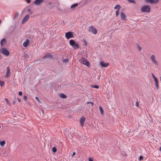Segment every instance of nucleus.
Masks as SVG:
<instances>
[{
    "label": "nucleus",
    "mask_w": 161,
    "mask_h": 161,
    "mask_svg": "<svg viewBox=\"0 0 161 161\" xmlns=\"http://www.w3.org/2000/svg\"><path fill=\"white\" fill-rule=\"evenodd\" d=\"M150 7L148 5L144 6L141 8V11L142 12L148 13L150 12Z\"/></svg>",
    "instance_id": "1"
},
{
    "label": "nucleus",
    "mask_w": 161,
    "mask_h": 161,
    "mask_svg": "<svg viewBox=\"0 0 161 161\" xmlns=\"http://www.w3.org/2000/svg\"><path fill=\"white\" fill-rule=\"evenodd\" d=\"M62 61L63 63H68L69 61V59L68 58H66L65 59H63Z\"/></svg>",
    "instance_id": "25"
},
{
    "label": "nucleus",
    "mask_w": 161,
    "mask_h": 161,
    "mask_svg": "<svg viewBox=\"0 0 161 161\" xmlns=\"http://www.w3.org/2000/svg\"><path fill=\"white\" fill-rule=\"evenodd\" d=\"M59 96L61 98H65L67 97L66 95L63 93H60Z\"/></svg>",
    "instance_id": "19"
},
{
    "label": "nucleus",
    "mask_w": 161,
    "mask_h": 161,
    "mask_svg": "<svg viewBox=\"0 0 161 161\" xmlns=\"http://www.w3.org/2000/svg\"><path fill=\"white\" fill-rule=\"evenodd\" d=\"M159 150L161 151V146L159 148Z\"/></svg>",
    "instance_id": "50"
},
{
    "label": "nucleus",
    "mask_w": 161,
    "mask_h": 161,
    "mask_svg": "<svg viewBox=\"0 0 161 161\" xmlns=\"http://www.w3.org/2000/svg\"><path fill=\"white\" fill-rule=\"evenodd\" d=\"M142 159H143V157L142 156H141V155L140 156V157H139V160H141Z\"/></svg>",
    "instance_id": "41"
},
{
    "label": "nucleus",
    "mask_w": 161,
    "mask_h": 161,
    "mask_svg": "<svg viewBox=\"0 0 161 161\" xmlns=\"http://www.w3.org/2000/svg\"><path fill=\"white\" fill-rule=\"evenodd\" d=\"M46 58H50L51 59H53V56L50 53H46L44 56L43 57V58L44 59Z\"/></svg>",
    "instance_id": "11"
},
{
    "label": "nucleus",
    "mask_w": 161,
    "mask_h": 161,
    "mask_svg": "<svg viewBox=\"0 0 161 161\" xmlns=\"http://www.w3.org/2000/svg\"><path fill=\"white\" fill-rule=\"evenodd\" d=\"M79 61L80 63H82L88 67L89 65V61L84 58H82L79 60Z\"/></svg>",
    "instance_id": "2"
},
{
    "label": "nucleus",
    "mask_w": 161,
    "mask_h": 161,
    "mask_svg": "<svg viewBox=\"0 0 161 161\" xmlns=\"http://www.w3.org/2000/svg\"><path fill=\"white\" fill-rule=\"evenodd\" d=\"M28 11L31 14H32L33 13V12L31 11V10L30 9H28Z\"/></svg>",
    "instance_id": "39"
},
{
    "label": "nucleus",
    "mask_w": 161,
    "mask_h": 161,
    "mask_svg": "<svg viewBox=\"0 0 161 161\" xmlns=\"http://www.w3.org/2000/svg\"><path fill=\"white\" fill-rule=\"evenodd\" d=\"M85 43L86 44V41H84Z\"/></svg>",
    "instance_id": "53"
},
{
    "label": "nucleus",
    "mask_w": 161,
    "mask_h": 161,
    "mask_svg": "<svg viewBox=\"0 0 161 161\" xmlns=\"http://www.w3.org/2000/svg\"><path fill=\"white\" fill-rule=\"evenodd\" d=\"M5 82L4 81L0 80V85L2 87L4 85Z\"/></svg>",
    "instance_id": "28"
},
{
    "label": "nucleus",
    "mask_w": 161,
    "mask_h": 161,
    "mask_svg": "<svg viewBox=\"0 0 161 161\" xmlns=\"http://www.w3.org/2000/svg\"><path fill=\"white\" fill-rule=\"evenodd\" d=\"M137 48L138 50L139 51L141 50L142 49L141 47L139 45H138L137 46Z\"/></svg>",
    "instance_id": "33"
},
{
    "label": "nucleus",
    "mask_w": 161,
    "mask_h": 161,
    "mask_svg": "<svg viewBox=\"0 0 161 161\" xmlns=\"http://www.w3.org/2000/svg\"><path fill=\"white\" fill-rule=\"evenodd\" d=\"M29 16L28 14L26 15L23 19L22 21V24H23L26 22L29 19Z\"/></svg>",
    "instance_id": "7"
},
{
    "label": "nucleus",
    "mask_w": 161,
    "mask_h": 161,
    "mask_svg": "<svg viewBox=\"0 0 161 161\" xmlns=\"http://www.w3.org/2000/svg\"><path fill=\"white\" fill-rule=\"evenodd\" d=\"M1 126L0 125V129H1Z\"/></svg>",
    "instance_id": "54"
},
{
    "label": "nucleus",
    "mask_w": 161,
    "mask_h": 161,
    "mask_svg": "<svg viewBox=\"0 0 161 161\" xmlns=\"http://www.w3.org/2000/svg\"><path fill=\"white\" fill-rule=\"evenodd\" d=\"M120 19L122 20H124L126 19V16L123 12H121L120 14Z\"/></svg>",
    "instance_id": "16"
},
{
    "label": "nucleus",
    "mask_w": 161,
    "mask_h": 161,
    "mask_svg": "<svg viewBox=\"0 0 161 161\" xmlns=\"http://www.w3.org/2000/svg\"><path fill=\"white\" fill-rule=\"evenodd\" d=\"M99 110L101 114L103 115V110L101 106H99Z\"/></svg>",
    "instance_id": "21"
},
{
    "label": "nucleus",
    "mask_w": 161,
    "mask_h": 161,
    "mask_svg": "<svg viewBox=\"0 0 161 161\" xmlns=\"http://www.w3.org/2000/svg\"><path fill=\"white\" fill-rule=\"evenodd\" d=\"M5 144V141L4 140L0 141V145L2 147H3Z\"/></svg>",
    "instance_id": "22"
},
{
    "label": "nucleus",
    "mask_w": 161,
    "mask_h": 161,
    "mask_svg": "<svg viewBox=\"0 0 161 161\" xmlns=\"http://www.w3.org/2000/svg\"><path fill=\"white\" fill-rule=\"evenodd\" d=\"M5 102L7 103L8 104L10 102L9 100H8V99L7 98H5Z\"/></svg>",
    "instance_id": "31"
},
{
    "label": "nucleus",
    "mask_w": 161,
    "mask_h": 161,
    "mask_svg": "<svg viewBox=\"0 0 161 161\" xmlns=\"http://www.w3.org/2000/svg\"><path fill=\"white\" fill-rule=\"evenodd\" d=\"M86 103L87 104H88L89 103H90L91 104L92 106L93 105V103L91 102H86Z\"/></svg>",
    "instance_id": "35"
},
{
    "label": "nucleus",
    "mask_w": 161,
    "mask_h": 161,
    "mask_svg": "<svg viewBox=\"0 0 161 161\" xmlns=\"http://www.w3.org/2000/svg\"><path fill=\"white\" fill-rule=\"evenodd\" d=\"M88 30L89 32H91L94 34H96L97 32V29L92 26H90L89 27Z\"/></svg>",
    "instance_id": "4"
},
{
    "label": "nucleus",
    "mask_w": 161,
    "mask_h": 161,
    "mask_svg": "<svg viewBox=\"0 0 161 161\" xmlns=\"http://www.w3.org/2000/svg\"><path fill=\"white\" fill-rule=\"evenodd\" d=\"M15 101H14L13 102V103H15Z\"/></svg>",
    "instance_id": "49"
},
{
    "label": "nucleus",
    "mask_w": 161,
    "mask_h": 161,
    "mask_svg": "<svg viewBox=\"0 0 161 161\" xmlns=\"http://www.w3.org/2000/svg\"><path fill=\"white\" fill-rule=\"evenodd\" d=\"M7 42V41L5 38L3 39L1 41V45L2 47H3L6 44Z\"/></svg>",
    "instance_id": "12"
},
{
    "label": "nucleus",
    "mask_w": 161,
    "mask_h": 161,
    "mask_svg": "<svg viewBox=\"0 0 161 161\" xmlns=\"http://www.w3.org/2000/svg\"><path fill=\"white\" fill-rule=\"evenodd\" d=\"M53 152L55 153L57 152V148L55 147H53L52 148Z\"/></svg>",
    "instance_id": "27"
},
{
    "label": "nucleus",
    "mask_w": 161,
    "mask_h": 161,
    "mask_svg": "<svg viewBox=\"0 0 161 161\" xmlns=\"http://www.w3.org/2000/svg\"><path fill=\"white\" fill-rule=\"evenodd\" d=\"M129 2L135 3L136 2L134 0H127Z\"/></svg>",
    "instance_id": "30"
},
{
    "label": "nucleus",
    "mask_w": 161,
    "mask_h": 161,
    "mask_svg": "<svg viewBox=\"0 0 161 161\" xmlns=\"http://www.w3.org/2000/svg\"><path fill=\"white\" fill-rule=\"evenodd\" d=\"M121 6L119 4H117L114 8L115 9H117V10H119L121 8Z\"/></svg>",
    "instance_id": "20"
},
{
    "label": "nucleus",
    "mask_w": 161,
    "mask_h": 161,
    "mask_svg": "<svg viewBox=\"0 0 161 161\" xmlns=\"http://www.w3.org/2000/svg\"><path fill=\"white\" fill-rule=\"evenodd\" d=\"M7 72L5 76L6 77H10L11 75L10 69L9 67H7L6 69Z\"/></svg>",
    "instance_id": "10"
},
{
    "label": "nucleus",
    "mask_w": 161,
    "mask_h": 161,
    "mask_svg": "<svg viewBox=\"0 0 161 161\" xmlns=\"http://www.w3.org/2000/svg\"><path fill=\"white\" fill-rule=\"evenodd\" d=\"M17 99L19 102H21V100L19 98H18Z\"/></svg>",
    "instance_id": "48"
},
{
    "label": "nucleus",
    "mask_w": 161,
    "mask_h": 161,
    "mask_svg": "<svg viewBox=\"0 0 161 161\" xmlns=\"http://www.w3.org/2000/svg\"><path fill=\"white\" fill-rule=\"evenodd\" d=\"M158 0H145L146 3H157Z\"/></svg>",
    "instance_id": "13"
},
{
    "label": "nucleus",
    "mask_w": 161,
    "mask_h": 161,
    "mask_svg": "<svg viewBox=\"0 0 161 161\" xmlns=\"http://www.w3.org/2000/svg\"><path fill=\"white\" fill-rule=\"evenodd\" d=\"M88 160L89 161H93L92 159L91 158H88Z\"/></svg>",
    "instance_id": "43"
},
{
    "label": "nucleus",
    "mask_w": 161,
    "mask_h": 161,
    "mask_svg": "<svg viewBox=\"0 0 161 161\" xmlns=\"http://www.w3.org/2000/svg\"><path fill=\"white\" fill-rule=\"evenodd\" d=\"M44 2V0H35L34 2V3L35 5H39L43 3Z\"/></svg>",
    "instance_id": "8"
},
{
    "label": "nucleus",
    "mask_w": 161,
    "mask_h": 161,
    "mask_svg": "<svg viewBox=\"0 0 161 161\" xmlns=\"http://www.w3.org/2000/svg\"><path fill=\"white\" fill-rule=\"evenodd\" d=\"M150 59L152 62V63L155 65H157L158 64V62L156 60L155 56L153 55H152L150 57Z\"/></svg>",
    "instance_id": "5"
},
{
    "label": "nucleus",
    "mask_w": 161,
    "mask_h": 161,
    "mask_svg": "<svg viewBox=\"0 0 161 161\" xmlns=\"http://www.w3.org/2000/svg\"><path fill=\"white\" fill-rule=\"evenodd\" d=\"M27 97L26 95H24L23 97V99L25 101H26L27 100Z\"/></svg>",
    "instance_id": "36"
},
{
    "label": "nucleus",
    "mask_w": 161,
    "mask_h": 161,
    "mask_svg": "<svg viewBox=\"0 0 161 161\" xmlns=\"http://www.w3.org/2000/svg\"><path fill=\"white\" fill-rule=\"evenodd\" d=\"M57 9L58 11H60V8H59V7L58 6H57Z\"/></svg>",
    "instance_id": "44"
},
{
    "label": "nucleus",
    "mask_w": 161,
    "mask_h": 161,
    "mask_svg": "<svg viewBox=\"0 0 161 161\" xmlns=\"http://www.w3.org/2000/svg\"><path fill=\"white\" fill-rule=\"evenodd\" d=\"M35 99L37 100V101L38 102H40V101L37 97H35Z\"/></svg>",
    "instance_id": "40"
},
{
    "label": "nucleus",
    "mask_w": 161,
    "mask_h": 161,
    "mask_svg": "<svg viewBox=\"0 0 161 161\" xmlns=\"http://www.w3.org/2000/svg\"><path fill=\"white\" fill-rule=\"evenodd\" d=\"M78 5L77 3H75L74 4H73L71 6V8H73L76 7Z\"/></svg>",
    "instance_id": "26"
},
{
    "label": "nucleus",
    "mask_w": 161,
    "mask_h": 161,
    "mask_svg": "<svg viewBox=\"0 0 161 161\" xmlns=\"http://www.w3.org/2000/svg\"><path fill=\"white\" fill-rule=\"evenodd\" d=\"M152 75L153 79L156 78V77L153 74H152Z\"/></svg>",
    "instance_id": "46"
},
{
    "label": "nucleus",
    "mask_w": 161,
    "mask_h": 161,
    "mask_svg": "<svg viewBox=\"0 0 161 161\" xmlns=\"http://www.w3.org/2000/svg\"><path fill=\"white\" fill-rule=\"evenodd\" d=\"M27 1V3H31V0H25Z\"/></svg>",
    "instance_id": "42"
},
{
    "label": "nucleus",
    "mask_w": 161,
    "mask_h": 161,
    "mask_svg": "<svg viewBox=\"0 0 161 161\" xmlns=\"http://www.w3.org/2000/svg\"><path fill=\"white\" fill-rule=\"evenodd\" d=\"M65 36L67 39L70 38V31H69L65 33Z\"/></svg>",
    "instance_id": "18"
},
{
    "label": "nucleus",
    "mask_w": 161,
    "mask_h": 161,
    "mask_svg": "<svg viewBox=\"0 0 161 161\" xmlns=\"http://www.w3.org/2000/svg\"><path fill=\"white\" fill-rule=\"evenodd\" d=\"M70 43H71V42H70V40L69 41V43L70 44Z\"/></svg>",
    "instance_id": "52"
},
{
    "label": "nucleus",
    "mask_w": 161,
    "mask_h": 161,
    "mask_svg": "<svg viewBox=\"0 0 161 161\" xmlns=\"http://www.w3.org/2000/svg\"><path fill=\"white\" fill-rule=\"evenodd\" d=\"M19 14L18 12H16L14 14V19H15V18L19 16Z\"/></svg>",
    "instance_id": "24"
},
{
    "label": "nucleus",
    "mask_w": 161,
    "mask_h": 161,
    "mask_svg": "<svg viewBox=\"0 0 161 161\" xmlns=\"http://www.w3.org/2000/svg\"><path fill=\"white\" fill-rule=\"evenodd\" d=\"M2 55L0 54V58H2Z\"/></svg>",
    "instance_id": "51"
},
{
    "label": "nucleus",
    "mask_w": 161,
    "mask_h": 161,
    "mask_svg": "<svg viewBox=\"0 0 161 161\" xmlns=\"http://www.w3.org/2000/svg\"><path fill=\"white\" fill-rule=\"evenodd\" d=\"M22 94H23V93H22V92H20V91L19 92V93H18V94H19V96H22Z\"/></svg>",
    "instance_id": "38"
},
{
    "label": "nucleus",
    "mask_w": 161,
    "mask_h": 161,
    "mask_svg": "<svg viewBox=\"0 0 161 161\" xmlns=\"http://www.w3.org/2000/svg\"><path fill=\"white\" fill-rule=\"evenodd\" d=\"M29 40L28 39H27L23 43V46L25 47H27L29 44Z\"/></svg>",
    "instance_id": "15"
},
{
    "label": "nucleus",
    "mask_w": 161,
    "mask_h": 161,
    "mask_svg": "<svg viewBox=\"0 0 161 161\" xmlns=\"http://www.w3.org/2000/svg\"><path fill=\"white\" fill-rule=\"evenodd\" d=\"M135 105L136 107H138L139 106V102L138 101H137L136 102L135 104Z\"/></svg>",
    "instance_id": "37"
},
{
    "label": "nucleus",
    "mask_w": 161,
    "mask_h": 161,
    "mask_svg": "<svg viewBox=\"0 0 161 161\" xmlns=\"http://www.w3.org/2000/svg\"><path fill=\"white\" fill-rule=\"evenodd\" d=\"M48 4L50 5V6L49 7L50 8H52L55 7V5L53 4L52 2L49 3Z\"/></svg>",
    "instance_id": "23"
},
{
    "label": "nucleus",
    "mask_w": 161,
    "mask_h": 161,
    "mask_svg": "<svg viewBox=\"0 0 161 161\" xmlns=\"http://www.w3.org/2000/svg\"><path fill=\"white\" fill-rule=\"evenodd\" d=\"M71 46H72L73 48L74 49H78L79 47V46L78 43L75 42V41L73 40H71Z\"/></svg>",
    "instance_id": "3"
},
{
    "label": "nucleus",
    "mask_w": 161,
    "mask_h": 161,
    "mask_svg": "<svg viewBox=\"0 0 161 161\" xmlns=\"http://www.w3.org/2000/svg\"><path fill=\"white\" fill-rule=\"evenodd\" d=\"M116 16H118L119 14V10H116Z\"/></svg>",
    "instance_id": "34"
},
{
    "label": "nucleus",
    "mask_w": 161,
    "mask_h": 161,
    "mask_svg": "<svg viewBox=\"0 0 161 161\" xmlns=\"http://www.w3.org/2000/svg\"><path fill=\"white\" fill-rule=\"evenodd\" d=\"M85 117L84 116H82L81 117L80 120V122L81 126L83 127L84 125V123L85 122Z\"/></svg>",
    "instance_id": "9"
},
{
    "label": "nucleus",
    "mask_w": 161,
    "mask_h": 161,
    "mask_svg": "<svg viewBox=\"0 0 161 161\" xmlns=\"http://www.w3.org/2000/svg\"><path fill=\"white\" fill-rule=\"evenodd\" d=\"M73 37V32H71V38Z\"/></svg>",
    "instance_id": "47"
},
{
    "label": "nucleus",
    "mask_w": 161,
    "mask_h": 161,
    "mask_svg": "<svg viewBox=\"0 0 161 161\" xmlns=\"http://www.w3.org/2000/svg\"><path fill=\"white\" fill-rule=\"evenodd\" d=\"M92 87L93 88L97 89L99 88V86H98L96 85H93L92 86Z\"/></svg>",
    "instance_id": "29"
},
{
    "label": "nucleus",
    "mask_w": 161,
    "mask_h": 161,
    "mask_svg": "<svg viewBox=\"0 0 161 161\" xmlns=\"http://www.w3.org/2000/svg\"><path fill=\"white\" fill-rule=\"evenodd\" d=\"M153 79L155 81V86H156V89L157 90H158L159 88V85H158V80L156 77L155 78H154Z\"/></svg>",
    "instance_id": "17"
},
{
    "label": "nucleus",
    "mask_w": 161,
    "mask_h": 161,
    "mask_svg": "<svg viewBox=\"0 0 161 161\" xmlns=\"http://www.w3.org/2000/svg\"><path fill=\"white\" fill-rule=\"evenodd\" d=\"M75 154H76V153L75 152H73L72 154V157H73L75 155Z\"/></svg>",
    "instance_id": "45"
},
{
    "label": "nucleus",
    "mask_w": 161,
    "mask_h": 161,
    "mask_svg": "<svg viewBox=\"0 0 161 161\" xmlns=\"http://www.w3.org/2000/svg\"><path fill=\"white\" fill-rule=\"evenodd\" d=\"M100 64L102 67H107L109 64L108 63H105L103 61H101Z\"/></svg>",
    "instance_id": "14"
},
{
    "label": "nucleus",
    "mask_w": 161,
    "mask_h": 161,
    "mask_svg": "<svg viewBox=\"0 0 161 161\" xmlns=\"http://www.w3.org/2000/svg\"><path fill=\"white\" fill-rule=\"evenodd\" d=\"M24 58H29V55L26 54H25Z\"/></svg>",
    "instance_id": "32"
},
{
    "label": "nucleus",
    "mask_w": 161,
    "mask_h": 161,
    "mask_svg": "<svg viewBox=\"0 0 161 161\" xmlns=\"http://www.w3.org/2000/svg\"><path fill=\"white\" fill-rule=\"evenodd\" d=\"M1 53L6 56H8L9 55V53L8 50L5 48H3L1 49Z\"/></svg>",
    "instance_id": "6"
}]
</instances>
